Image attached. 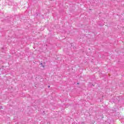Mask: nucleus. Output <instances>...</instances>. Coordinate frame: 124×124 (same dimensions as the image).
I'll return each instance as SVG.
<instances>
[{
	"label": "nucleus",
	"instance_id": "nucleus-1",
	"mask_svg": "<svg viewBox=\"0 0 124 124\" xmlns=\"http://www.w3.org/2000/svg\"><path fill=\"white\" fill-rule=\"evenodd\" d=\"M41 65H42V66H43V67H45V66H44V65H43V64L42 63H41Z\"/></svg>",
	"mask_w": 124,
	"mask_h": 124
},
{
	"label": "nucleus",
	"instance_id": "nucleus-2",
	"mask_svg": "<svg viewBox=\"0 0 124 124\" xmlns=\"http://www.w3.org/2000/svg\"><path fill=\"white\" fill-rule=\"evenodd\" d=\"M48 88H50V86H48Z\"/></svg>",
	"mask_w": 124,
	"mask_h": 124
},
{
	"label": "nucleus",
	"instance_id": "nucleus-3",
	"mask_svg": "<svg viewBox=\"0 0 124 124\" xmlns=\"http://www.w3.org/2000/svg\"><path fill=\"white\" fill-rule=\"evenodd\" d=\"M78 85H79V83H78Z\"/></svg>",
	"mask_w": 124,
	"mask_h": 124
}]
</instances>
